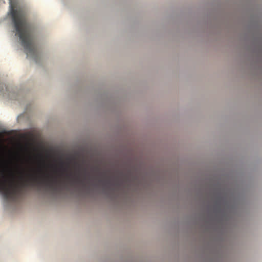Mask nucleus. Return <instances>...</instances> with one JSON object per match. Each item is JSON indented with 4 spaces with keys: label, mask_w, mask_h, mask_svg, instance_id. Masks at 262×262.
<instances>
[{
    "label": "nucleus",
    "mask_w": 262,
    "mask_h": 262,
    "mask_svg": "<svg viewBox=\"0 0 262 262\" xmlns=\"http://www.w3.org/2000/svg\"><path fill=\"white\" fill-rule=\"evenodd\" d=\"M34 171L27 175V179L20 184L15 183L12 181H8L4 169H0V193L7 201H16L21 196L23 189L25 187H33L40 185L42 181L38 174Z\"/></svg>",
    "instance_id": "2"
},
{
    "label": "nucleus",
    "mask_w": 262,
    "mask_h": 262,
    "mask_svg": "<svg viewBox=\"0 0 262 262\" xmlns=\"http://www.w3.org/2000/svg\"><path fill=\"white\" fill-rule=\"evenodd\" d=\"M90 178L89 177L88 173L85 169L83 170V176L81 179L79 175L74 177H71V175L66 174V180L58 181L56 178H52L46 183V185L50 189L57 191L61 190L63 188H66L69 185L73 186L75 184H79L83 187H85Z\"/></svg>",
    "instance_id": "3"
},
{
    "label": "nucleus",
    "mask_w": 262,
    "mask_h": 262,
    "mask_svg": "<svg viewBox=\"0 0 262 262\" xmlns=\"http://www.w3.org/2000/svg\"><path fill=\"white\" fill-rule=\"evenodd\" d=\"M10 14L16 30L27 56H36L37 53L33 35V28L28 22L25 12L21 9H15L16 0H9Z\"/></svg>",
    "instance_id": "1"
},
{
    "label": "nucleus",
    "mask_w": 262,
    "mask_h": 262,
    "mask_svg": "<svg viewBox=\"0 0 262 262\" xmlns=\"http://www.w3.org/2000/svg\"><path fill=\"white\" fill-rule=\"evenodd\" d=\"M99 182H100V183H102V180H99Z\"/></svg>",
    "instance_id": "4"
}]
</instances>
